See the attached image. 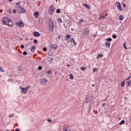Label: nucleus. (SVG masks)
Returning <instances> with one entry per match:
<instances>
[{"instance_id":"obj_1","label":"nucleus","mask_w":131,"mask_h":131,"mask_svg":"<svg viewBox=\"0 0 131 131\" xmlns=\"http://www.w3.org/2000/svg\"><path fill=\"white\" fill-rule=\"evenodd\" d=\"M2 21L4 25H7L8 26H10L11 27L13 26V21L11 19L8 18L7 17L2 18Z\"/></svg>"},{"instance_id":"obj_2","label":"nucleus","mask_w":131,"mask_h":131,"mask_svg":"<svg viewBox=\"0 0 131 131\" xmlns=\"http://www.w3.org/2000/svg\"><path fill=\"white\" fill-rule=\"evenodd\" d=\"M48 26L50 31H52V32H53V31H54V27H55V26L54 25V21L50 19L48 23Z\"/></svg>"},{"instance_id":"obj_3","label":"nucleus","mask_w":131,"mask_h":131,"mask_svg":"<svg viewBox=\"0 0 131 131\" xmlns=\"http://www.w3.org/2000/svg\"><path fill=\"white\" fill-rule=\"evenodd\" d=\"M67 40L68 43H70V42H71L72 45L71 47H72V46H76V42H75V41L74 40V39H73V38L71 37L70 38H67Z\"/></svg>"},{"instance_id":"obj_4","label":"nucleus","mask_w":131,"mask_h":131,"mask_svg":"<svg viewBox=\"0 0 131 131\" xmlns=\"http://www.w3.org/2000/svg\"><path fill=\"white\" fill-rule=\"evenodd\" d=\"M29 89H30V85L27 86L25 88H22L21 86L20 87V90H21L23 94H26V93H27V92L28 91V90H29Z\"/></svg>"},{"instance_id":"obj_5","label":"nucleus","mask_w":131,"mask_h":131,"mask_svg":"<svg viewBox=\"0 0 131 131\" xmlns=\"http://www.w3.org/2000/svg\"><path fill=\"white\" fill-rule=\"evenodd\" d=\"M55 6L54 5H51L49 7V12H50L51 15H53L54 14V12H55Z\"/></svg>"},{"instance_id":"obj_6","label":"nucleus","mask_w":131,"mask_h":131,"mask_svg":"<svg viewBox=\"0 0 131 131\" xmlns=\"http://www.w3.org/2000/svg\"><path fill=\"white\" fill-rule=\"evenodd\" d=\"M89 33H90V30L89 29V28H85L82 32L83 36L88 35Z\"/></svg>"},{"instance_id":"obj_7","label":"nucleus","mask_w":131,"mask_h":131,"mask_svg":"<svg viewBox=\"0 0 131 131\" xmlns=\"http://www.w3.org/2000/svg\"><path fill=\"white\" fill-rule=\"evenodd\" d=\"M16 25H17V26H19V27H20V28H23V27H24V24L22 21L16 22Z\"/></svg>"},{"instance_id":"obj_8","label":"nucleus","mask_w":131,"mask_h":131,"mask_svg":"<svg viewBox=\"0 0 131 131\" xmlns=\"http://www.w3.org/2000/svg\"><path fill=\"white\" fill-rule=\"evenodd\" d=\"M46 82H48V79H46V78H43L40 80L41 84H46Z\"/></svg>"},{"instance_id":"obj_9","label":"nucleus","mask_w":131,"mask_h":131,"mask_svg":"<svg viewBox=\"0 0 131 131\" xmlns=\"http://www.w3.org/2000/svg\"><path fill=\"white\" fill-rule=\"evenodd\" d=\"M116 5L117 6L119 11H121V5H120V3L119 2H117L116 3Z\"/></svg>"},{"instance_id":"obj_10","label":"nucleus","mask_w":131,"mask_h":131,"mask_svg":"<svg viewBox=\"0 0 131 131\" xmlns=\"http://www.w3.org/2000/svg\"><path fill=\"white\" fill-rule=\"evenodd\" d=\"M33 35L35 37H38L40 36V33H39L38 32L35 31L33 33Z\"/></svg>"},{"instance_id":"obj_11","label":"nucleus","mask_w":131,"mask_h":131,"mask_svg":"<svg viewBox=\"0 0 131 131\" xmlns=\"http://www.w3.org/2000/svg\"><path fill=\"white\" fill-rule=\"evenodd\" d=\"M17 10L19 11V13H24V8L23 7H18Z\"/></svg>"},{"instance_id":"obj_12","label":"nucleus","mask_w":131,"mask_h":131,"mask_svg":"<svg viewBox=\"0 0 131 131\" xmlns=\"http://www.w3.org/2000/svg\"><path fill=\"white\" fill-rule=\"evenodd\" d=\"M50 47L51 48V49L52 50H56V49H57V48H58V46H57V45L55 44V45H53V44H50Z\"/></svg>"},{"instance_id":"obj_13","label":"nucleus","mask_w":131,"mask_h":131,"mask_svg":"<svg viewBox=\"0 0 131 131\" xmlns=\"http://www.w3.org/2000/svg\"><path fill=\"white\" fill-rule=\"evenodd\" d=\"M34 16H35V17L37 18H38V16H39V12H35L34 14Z\"/></svg>"},{"instance_id":"obj_14","label":"nucleus","mask_w":131,"mask_h":131,"mask_svg":"<svg viewBox=\"0 0 131 131\" xmlns=\"http://www.w3.org/2000/svg\"><path fill=\"white\" fill-rule=\"evenodd\" d=\"M35 49H36V47L34 46H32V48L31 49V52H32L33 53L34 52V51H35Z\"/></svg>"},{"instance_id":"obj_15","label":"nucleus","mask_w":131,"mask_h":131,"mask_svg":"<svg viewBox=\"0 0 131 131\" xmlns=\"http://www.w3.org/2000/svg\"><path fill=\"white\" fill-rule=\"evenodd\" d=\"M104 45L106 48H110L111 44L110 42H106Z\"/></svg>"},{"instance_id":"obj_16","label":"nucleus","mask_w":131,"mask_h":131,"mask_svg":"<svg viewBox=\"0 0 131 131\" xmlns=\"http://www.w3.org/2000/svg\"><path fill=\"white\" fill-rule=\"evenodd\" d=\"M43 23V18H39V23L40 24H42Z\"/></svg>"},{"instance_id":"obj_17","label":"nucleus","mask_w":131,"mask_h":131,"mask_svg":"<svg viewBox=\"0 0 131 131\" xmlns=\"http://www.w3.org/2000/svg\"><path fill=\"white\" fill-rule=\"evenodd\" d=\"M84 7H85V8L88 9V10H90L91 9V7L90 6V5H89L88 4H84Z\"/></svg>"},{"instance_id":"obj_18","label":"nucleus","mask_w":131,"mask_h":131,"mask_svg":"<svg viewBox=\"0 0 131 131\" xmlns=\"http://www.w3.org/2000/svg\"><path fill=\"white\" fill-rule=\"evenodd\" d=\"M123 19H124V16L123 15H120L119 20H122Z\"/></svg>"},{"instance_id":"obj_19","label":"nucleus","mask_w":131,"mask_h":131,"mask_svg":"<svg viewBox=\"0 0 131 131\" xmlns=\"http://www.w3.org/2000/svg\"><path fill=\"white\" fill-rule=\"evenodd\" d=\"M124 123H125V121L123 120L119 123V125H122V124H124Z\"/></svg>"},{"instance_id":"obj_20","label":"nucleus","mask_w":131,"mask_h":131,"mask_svg":"<svg viewBox=\"0 0 131 131\" xmlns=\"http://www.w3.org/2000/svg\"><path fill=\"white\" fill-rule=\"evenodd\" d=\"M124 84H125V81H123L122 82H121V86H124Z\"/></svg>"},{"instance_id":"obj_21","label":"nucleus","mask_w":131,"mask_h":131,"mask_svg":"<svg viewBox=\"0 0 131 131\" xmlns=\"http://www.w3.org/2000/svg\"><path fill=\"white\" fill-rule=\"evenodd\" d=\"M63 131H71L70 128H69L68 127L64 128Z\"/></svg>"},{"instance_id":"obj_22","label":"nucleus","mask_w":131,"mask_h":131,"mask_svg":"<svg viewBox=\"0 0 131 131\" xmlns=\"http://www.w3.org/2000/svg\"><path fill=\"white\" fill-rule=\"evenodd\" d=\"M82 22H83V19H81L78 23V24L79 25H81V23H82Z\"/></svg>"},{"instance_id":"obj_23","label":"nucleus","mask_w":131,"mask_h":131,"mask_svg":"<svg viewBox=\"0 0 131 131\" xmlns=\"http://www.w3.org/2000/svg\"><path fill=\"white\" fill-rule=\"evenodd\" d=\"M103 19L104 17H103V15H101L99 18V20H103Z\"/></svg>"},{"instance_id":"obj_24","label":"nucleus","mask_w":131,"mask_h":131,"mask_svg":"<svg viewBox=\"0 0 131 131\" xmlns=\"http://www.w3.org/2000/svg\"><path fill=\"white\" fill-rule=\"evenodd\" d=\"M85 69H86V68L83 67H81V70H82V71H84Z\"/></svg>"},{"instance_id":"obj_25","label":"nucleus","mask_w":131,"mask_h":131,"mask_svg":"<svg viewBox=\"0 0 131 131\" xmlns=\"http://www.w3.org/2000/svg\"><path fill=\"white\" fill-rule=\"evenodd\" d=\"M127 83L128 85H131V80L128 81Z\"/></svg>"},{"instance_id":"obj_26","label":"nucleus","mask_w":131,"mask_h":131,"mask_svg":"<svg viewBox=\"0 0 131 131\" xmlns=\"http://www.w3.org/2000/svg\"><path fill=\"white\" fill-rule=\"evenodd\" d=\"M70 36H71V35L67 34L66 36V37L67 38H71V37H70Z\"/></svg>"},{"instance_id":"obj_27","label":"nucleus","mask_w":131,"mask_h":131,"mask_svg":"<svg viewBox=\"0 0 131 131\" xmlns=\"http://www.w3.org/2000/svg\"><path fill=\"white\" fill-rule=\"evenodd\" d=\"M106 40L107 41H112V39L111 38H106Z\"/></svg>"},{"instance_id":"obj_28","label":"nucleus","mask_w":131,"mask_h":131,"mask_svg":"<svg viewBox=\"0 0 131 131\" xmlns=\"http://www.w3.org/2000/svg\"><path fill=\"white\" fill-rule=\"evenodd\" d=\"M70 78L71 79H73L74 77H73V75L72 74L70 75Z\"/></svg>"},{"instance_id":"obj_29","label":"nucleus","mask_w":131,"mask_h":131,"mask_svg":"<svg viewBox=\"0 0 131 131\" xmlns=\"http://www.w3.org/2000/svg\"><path fill=\"white\" fill-rule=\"evenodd\" d=\"M38 70H42V66H39L38 67Z\"/></svg>"},{"instance_id":"obj_30","label":"nucleus","mask_w":131,"mask_h":131,"mask_svg":"<svg viewBox=\"0 0 131 131\" xmlns=\"http://www.w3.org/2000/svg\"><path fill=\"white\" fill-rule=\"evenodd\" d=\"M47 73H48V74H51V73H52V71H51V70H48V71H47Z\"/></svg>"},{"instance_id":"obj_31","label":"nucleus","mask_w":131,"mask_h":131,"mask_svg":"<svg viewBox=\"0 0 131 131\" xmlns=\"http://www.w3.org/2000/svg\"><path fill=\"white\" fill-rule=\"evenodd\" d=\"M14 116V114H11L9 115V117L11 118V117H13Z\"/></svg>"},{"instance_id":"obj_32","label":"nucleus","mask_w":131,"mask_h":131,"mask_svg":"<svg viewBox=\"0 0 131 131\" xmlns=\"http://www.w3.org/2000/svg\"><path fill=\"white\" fill-rule=\"evenodd\" d=\"M58 21L59 22V23H62V19L61 18H58Z\"/></svg>"},{"instance_id":"obj_33","label":"nucleus","mask_w":131,"mask_h":131,"mask_svg":"<svg viewBox=\"0 0 131 131\" xmlns=\"http://www.w3.org/2000/svg\"><path fill=\"white\" fill-rule=\"evenodd\" d=\"M94 72H97L98 71V68H95L93 69Z\"/></svg>"},{"instance_id":"obj_34","label":"nucleus","mask_w":131,"mask_h":131,"mask_svg":"<svg viewBox=\"0 0 131 131\" xmlns=\"http://www.w3.org/2000/svg\"><path fill=\"white\" fill-rule=\"evenodd\" d=\"M23 55H24V56H26L27 55V52L24 51Z\"/></svg>"},{"instance_id":"obj_35","label":"nucleus","mask_w":131,"mask_h":131,"mask_svg":"<svg viewBox=\"0 0 131 131\" xmlns=\"http://www.w3.org/2000/svg\"><path fill=\"white\" fill-rule=\"evenodd\" d=\"M0 71H1L2 72H4V69H3V68L0 67Z\"/></svg>"},{"instance_id":"obj_36","label":"nucleus","mask_w":131,"mask_h":131,"mask_svg":"<svg viewBox=\"0 0 131 131\" xmlns=\"http://www.w3.org/2000/svg\"><path fill=\"white\" fill-rule=\"evenodd\" d=\"M123 46H124V49H125V50H127V48H126V46H125V43H124L123 44Z\"/></svg>"},{"instance_id":"obj_37","label":"nucleus","mask_w":131,"mask_h":131,"mask_svg":"<svg viewBox=\"0 0 131 131\" xmlns=\"http://www.w3.org/2000/svg\"><path fill=\"white\" fill-rule=\"evenodd\" d=\"M43 51L44 52H47V48H46V47L43 48Z\"/></svg>"},{"instance_id":"obj_38","label":"nucleus","mask_w":131,"mask_h":131,"mask_svg":"<svg viewBox=\"0 0 131 131\" xmlns=\"http://www.w3.org/2000/svg\"><path fill=\"white\" fill-rule=\"evenodd\" d=\"M57 13H60L61 12V10H60V9H57L56 11Z\"/></svg>"},{"instance_id":"obj_39","label":"nucleus","mask_w":131,"mask_h":131,"mask_svg":"<svg viewBox=\"0 0 131 131\" xmlns=\"http://www.w3.org/2000/svg\"><path fill=\"white\" fill-rule=\"evenodd\" d=\"M98 56L99 57H100V58H102V57H103V54H98Z\"/></svg>"},{"instance_id":"obj_40","label":"nucleus","mask_w":131,"mask_h":131,"mask_svg":"<svg viewBox=\"0 0 131 131\" xmlns=\"http://www.w3.org/2000/svg\"><path fill=\"white\" fill-rule=\"evenodd\" d=\"M47 121H48V122L51 123V122H52V120H51V119H47Z\"/></svg>"},{"instance_id":"obj_41","label":"nucleus","mask_w":131,"mask_h":131,"mask_svg":"<svg viewBox=\"0 0 131 131\" xmlns=\"http://www.w3.org/2000/svg\"><path fill=\"white\" fill-rule=\"evenodd\" d=\"M113 37L114 38H116V37H117V36L116 35H113Z\"/></svg>"},{"instance_id":"obj_42","label":"nucleus","mask_w":131,"mask_h":131,"mask_svg":"<svg viewBox=\"0 0 131 131\" xmlns=\"http://www.w3.org/2000/svg\"><path fill=\"white\" fill-rule=\"evenodd\" d=\"M34 43H37V40L34 39Z\"/></svg>"},{"instance_id":"obj_43","label":"nucleus","mask_w":131,"mask_h":131,"mask_svg":"<svg viewBox=\"0 0 131 131\" xmlns=\"http://www.w3.org/2000/svg\"><path fill=\"white\" fill-rule=\"evenodd\" d=\"M20 48H21V49H24V45H21L20 46Z\"/></svg>"},{"instance_id":"obj_44","label":"nucleus","mask_w":131,"mask_h":131,"mask_svg":"<svg viewBox=\"0 0 131 131\" xmlns=\"http://www.w3.org/2000/svg\"><path fill=\"white\" fill-rule=\"evenodd\" d=\"M126 6L125 5V4L124 3L123 4V7H124V8H125Z\"/></svg>"},{"instance_id":"obj_45","label":"nucleus","mask_w":131,"mask_h":131,"mask_svg":"<svg viewBox=\"0 0 131 131\" xmlns=\"http://www.w3.org/2000/svg\"><path fill=\"white\" fill-rule=\"evenodd\" d=\"M13 13H14V14H16V10H13Z\"/></svg>"},{"instance_id":"obj_46","label":"nucleus","mask_w":131,"mask_h":131,"mask_svg":"<svg viewBox=\"0 0 131 131\" xmlns=\"http://www.w3.org/2000/svg\"><path fill=\"white\" fill-rule=\"evenodd\" d=\"M102 107H104V106H105V103H102Z\"/></svg>"},{"instance_id":"obj_47","label":"nucleus","mask_w":131,"mask_h":131,"mask_svg":"<svg viewBox=\"0 0 131 131\" xmlns=\"http://www.w3.org/2000/svg\"><path fill=\"white\" fill-rule=\"evenodd\" d=\"M9 2H10V3H12V2H13V0H9Z\"/></svg>"},{"instance_id":"obj_48","label":"nucleus","mask_w":131,"mask_h":131,"mask_svg":"<svg viewBox=\"0 0 131 131\" xmlns=\"http://www.w3.org/2000/svg\"><path fill=\"white\" fill-rule=\"evenodd\" d=\"M15 131H20V130H19V129H16Z\"/></svg>"},{"instance_id":"obj_49","label":"nucleus","mask_w":131,"mask_h":131,"mask_svg":"<svg viewBox=\"0 0 131 131\" xmlns=\"http://www.w3.org/2000/svg\"><path fill=\"white\" fill-rule=\"evenodd\" d=\"M93 36L94 37H96V36H97V35H93Z\"/></svg>"},{"instance_id":"obj_50","label":"nucleus","mask_w":131,"mask_h":131,"mask_svg":"<svg viewBox=\"0 0 131 131\" xmlns=\"http://www.w3.org/2000/svg\"><path fill=\"white\" fill-rule=\"evenodd\" d=\"M99 58H100V57L98 55L97 57V58L99 59Z\"/></svg>"},{"instance_id":"obj_51","label":"nucleus","mask_w":131,"mask_h":131,"mask_svg":"<svg viewBox=\"0 0 131 131\" xmlns=\"http://www.w3.org/2000/svg\"><path fill=\"white\" fill-rule=\"evenodd\" d=\"M92 86H93V88H94V86H95V84H92Z\"/></svg>"},{"instance_id":"obj_52","label":"nucleus","mask_w":131,"mask_h":131,"mask_svg":"<svg viewBox=\"0 0 131 131\" xmlns=\"http://www.w3.org/2000/svg\"><path fill=\"white\" fill-rule=\"evenodd\" d=\"M0 12H1V13L3 12V10L1 9Z\"/></svg>"},{"instance_id":"obj_53","label":"nucleus","mask_w":131,"mask_h":131,"mask_svg":"<svg viewBox=\"0 0 131 131\" xmlns=\"http://www.w3.org/2000/svg\"><path fill=\"white\" fill-rule=\"evenodd\" d=\"M127 80H129V78H127V79H126Z\"/></svg>"},{"instance_id":"obj_54","label":"nucleus","mask_w":131,"mask_h":131,"mask_svg":"<svg viewBox=\"0 0 131 131\" xmlns=\"http://www.w3.org/2000/svg\"><path fill=\"white\" fill-rule=\"evenodd\" d=\"M130 77H131V76H129L128 78H130Z\"/></svg>"},{"instance_id":"obj_55","label":"nucleus","mask_w":131,"mask_h":131,"mask_svg":"<svg viewBox=\"0 0 131 131\" xmlns=\"http://www.w3.org/2000/svg\"><path fill=\"white\" fill-rule=\"evenodd\" d=\"M85 102H86V103H88V101H86V100H85Z\"/></svg>"},{"instance_id":"obj_56","label":"nucleus","mask_w":131,"mask_h":131,"mask_svg":"<svg viewBox=\"0 0 131 131\" xmlns=\"http://www.w3.org/2000/svg\"><path fill=\"white\" fill-rule=\"evenodd\" d=\"M16 5H18V3H16Z\"/></svg>"},{"instance_id":"obj_57","label":"nucleus","mask_w":131,"mask_h":131,"mask_svg":"<svg viewBox=\"0 0 131 131\" xmlns=\"http://www.w3.org/2000/svg\"><path fill=\"white\" fill-rule=\"evenodd\" d=\"M67 66H70V65H68V64Z\"/></svg>"}]
</instances>
